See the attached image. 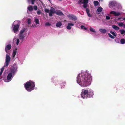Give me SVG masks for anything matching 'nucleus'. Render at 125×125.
I'll use <instances>...</instances> for the list:
<instances>
[{"label":"nucleus","instance_id":"nucleus-1","mask_svg":"<svg viewBox=\"0 0 125 125\" xmlns=\"http://www.w3.org/2000/svg\"><path fill=\"white\" fill-rule=\"evenodd\" d=\"M77 78V83L81 86L86 87L91 83L92 78L91 74L86 72L79 74Z\"/></svg>","mask_w":125,"mask_h":125},{"label":"nucleus","instance_id":"nucleus-2","mask_svg":"<svg viewBox=\"0 0 125 125\" xmlns=\"http://www.w3.org/2000/svg\"><path fill=\"white\" fill-rule=\"evenodd\" d=\"M35 86V82L31 80L26 82L24 85L26 90L28 92H31L34 90Z\"/></svg>","mask_w":125,"mask_h":125},{"label":"nucleus","instance_id":"nucleus-3","mask_svg":"<svg viewBox=\"0 0 125 125\" xmlns=\"http://www.w3.org/2000/svg\"><path fill=\"white\" fill-rule=\"evenodd\" d=\"M88 0H79L78 4L81 5L83 4V7L84 8H86L88 6Z\"/></svg>","mask_w":125,"mask_h":125},{"label":"nucleus","instance_id":"nucleus-4","mask_svg":"<svg viewBox=\"0 0 125 125\" xmlns=\"http://www.w3.org/2000/svg\"><path fill=\"white\" fill-rule=\"evenodd\" d=\"M88 90L83 89L81 93V96L83 98H87L88 95Z\"/></svg>","mask_w":125,"mask_h":125},{"label":"nucleus","instance_id":"nucleus-5","mask_svg":"<svg viewBox=\"0 0 125 125\" xmlns=\"http://www.w3.org/2000/svg\"><path fill=\"white\" fill-rule=\"evenodd\" d=\"M10 56L8 54H7L6 56L5 62V67H7L9 64L10 62Z\"/></svg>","mask_w":125,"mask_h":125},{"label":"nucleus","instance_id":"nucleus-6","mask_svg":"<svg viewBox=\"0 0 125 125\" xmlns=\"http://www.w3.org/2000/svg\"><path fill=\"white\" fill-rule=\"evenodd\" d=\"M17 67L16 66H12L10 68V71L12 74H14L17 71Z\"/></svg>","mask_w":125,"mask_h":125},{"label":"nucleus","instance_id":"nucleus-7","mask_svg":"<svg viewBox=\"0 0 125 125\" xmlns=\"http://www.w3.org/2000/svg\"><path fill=\"white\" fill-rule=\"evenodd\" d=\"M20 25L16 24L14 25L13 27V30L15 33H16L19 31Z\"/></svg>","mask_w":125,"mask_h":125},{"label":"nucleus","instance_id":"nucleus-8","mask_svg":"<svg viewBox=\"0 0 125 125\" xmlns=\"http://www.w3.org/2000/svg\"><path fill=\"white\" fill-rule=\"evenodd\" d=\"M49 12V16L50 17H52L53 16L52 14L54 13H55V9L52 7H51Z\"/></svg>","mask_w":125,"mask_h":125},{"label":"nucleus","instance_id":"nucleus-9","mask_svg":"<svg viewBox=\"0 0 125 125\" xmlns=\"http://www.w3.org/2000/svg\"><path fill=\"white\" fill-rule=\"evenodd\" d=\"M116 5L117 3L115 2L112 1L109 2V5L110 8H112L116 6Z\"/></svg>","mask_w":125,"mask_h":125},{"label":"nucleus","instance_id":"nucleus-10","mask_svg":"<svg viewBox=\"0 0 125 125\" xmlns=\"http://www.w3.org/2000/svg\"><path fill=\"white\" fill-rule=\"evenodd\" d=\"M68 16L70 19H72V20L76 21L77 20L76 17L73 15H69Z\"/></svg>","mask_w":125,"mask_h":125},{"label":"nucleus","instance_id":"nucleus-11","mask_svg":"<svg viewBox=\"0 0 125 125\" xmlns=\"http://www.w3.org/2000/svg\"><path fill=\"white\" fill-rule=\"evenodd\" d=\"M110 14H114V15L115 16H119L120 15V13L119 12H116L114 11H111L110 12Z\"/></svg>","mask_w":125,"mask_h":125},{"label":"nucleus","instance_id":"nucleus-12","mask_svg":"<svg viewBox=\"0 0 125 125\" xmlns=\"http://www.w3.org/2000/svg\"><path fill=\"white\" fill-rule=\"evenodd\" d=\"M55 13L59 16H62L64 15L63 13L60 10H59L55 11Z\"/></svg>","mask_w":125,"mask_h":125},{"label":"nucleus","instance_id":"nucleus-13","mask_svg":"<svg viewBox=\"0 0 125 125\" xmlns=\"http://www.w3.org/2000/svg\"><path fill=\"white\" fill-rule=\"evenodd\" d=\"M12 76V74L11 73H10L8 74L7 77V81H10L11 80Z\"/></svg>","mask_w":125,"mask_h":125},{"label":"nucleus","instance_id":"nucleus-14","mask_svg":"<svg viewBox=\"0 0 125 125\" xmlns=\"http://www.w3.org/2000/svg\"><path fill=\"white\" fill-rule=\"evenodd\" d=\"M11 48V46L10 44H9L7 45L6 47L5 48V51L7 52V50H10Z\"/></svg>","mask_w":125,"mask_h":125},{"label":"nucleus","instance_id":"nucleus-15","mask_svg":"<svg viewBox=\"0 0 125 125\" xmlns=\"http://www.w3.org/2000/svg\"><path fill=\"white\" fill-rule=\"evenodd\" d=\"M74 24L72 23H68L66 27V28L68 30H70L71 29V26H73Z\"/></svg>","mask_w":125,"mask_h":125},{"label":"nucleus","instance_id":"nucleus-16","mask_svg":"<svg viewBox=\"0 0 125 125\" xmlns=\"http://www.w3.org/2000/svg\"><path fill=\"white\" fill-rule=\"evenodd\" d=\"M93 95L94 94L92 92L90 91L89 90H88V97H91L93 96Z\"/></svg>","mask_w":125,"mask_h":125},{"label":"nucleus","instance_id":"nucleus-17","mask_svg":"<svg viewBox=\"0 0 125 125\" xmlns=\"http://www.w3.org/2000/svg\"><path fill=\"white\" fill-rule=\"evenodd\" d=\"M99 31L102 33H105L107 32V31L106 30L102 28L99 29Z\"/></svg>","mask_w":125,"mask_h":125},{"label":"nucleus","instance_id":"nucleus-18","mask_svg":"<svg viewBox=\"0 0 125 125\" xmlns=\"http://www.w3.org/2000/svg\"><path fill=\"white\" fill-rule=\"evenodd\" d=\"M112 27L113 29L116 30H118L119 29V28L115 25H113L112 26Z\"/></svg>","mask_w":125,"mask_h":125},{"label":"nucleus","instance_id":"nucleus-19","mask_svg":"<svg viewBox=\"0 0 125 125\" xmlns=\"http://www.w3.org/2000/svg\"><path fill=\"white\" fill-rule=\"evenodd\" d=\"M27 9L30 11H32L33 10L32 6L31 5L29 6L28 7Z\"/></svg>","mask_w":125,"mask_h":125},{"label":"nucleus","instance_id":"nucleus-20","mask_svg":"<svg viewBox=\"0 0 125 125\" xmlns=\"http://www.w3.org/2000/svg\"><path fill=\"white\" fill-rule=\"evenodd\" d=\"M25 36L23 34H19V39L21 40H23L25 37Z\"/></svg>","mask_w":125,"mask_h":125},{"label":"nucleus","instance_id":"nucleus-21","mask_svg":"<svg viewBox=\"0 0 125 125\" xmlns=\"http://www.w3.org/2000/svg\"><path fill=\"white\" fill-rule=\"evenodd\" d=\"M103 10V9L102 7H98L97 9V11L98 12H101Z\"/></svg>","mask_w":125,"mask_h":125},{"label":"nucleus","instance_id":"nucleus-22","mask_svg":"<svg viewBox=\"0 0 125 125\" xmlns=\"http://www.w3.org/2000/svg\"><path fill=\"white\" fill-rule=\"evenodd\" d=\"M62 25V23L61 22H57L56 25V26L57 27H59L61 26Z\"/></svg>","mask_w":125,"mask_h":125},{"label":"nucleus","instance_id":"nucleus-23","mask_svg":"<svg viewBox=\"0 0 125 125\" xmlns=\"http://www.w3.org/2000/svg\"><path fill=\"white\" fill-rule=\"evenodd\" d=\"M121 44H123L125 43V40L124 39H122L120 41Z\"/></svg>","mask_w":125,"mask_h":125},{"label":"nucleus","instance_id":"nucleus-24","mask_svg":"<svg viewBox=\"0 0 125 125\" xmlns=\"http://www.w3.org/2000/svg\"><path fill=\"white\" fill-rule=\"evenodd\" d=\"M34 21L36 24H39V20L38 19H35L34 20Z\"/></svg>","mask_w":125,"mask_h":125},{"label":"nucleus","instance_id":"nucleus-25","mask_svg":"<svg viewBox=\"0 0 125 125\" xmlns=\"http://www.w3.org/2000/svg\"><path fill=\"white\" fill-rule=\"evenodd\" d=\"M16 50H14L13 51V53L12 54V56L14 58L16 54Z\"/></svg>","mask_w":125,"mask_h":125},{"label":"nucleus","instance_id":"nucleus-26","mask_svg":"<svg viewBox=\"0 0 125 125\" xmlns=\"http://www.w3.org/2000/svg\"><path fill=\"white\" fill-rule=\"evenodd\" d=\"M25 29H24L22 30H21L20 31V34H23V33L25 32Z\"/></svg>","mask_w":125,"mask_h":125},{"label":"nucleus","instance_id":"nucleus-27","mask_svg":"<svg viewBox=\"0 0 125 125\" xmlns=\"http://www.w3.org/2000/svg\"><path fill=\"white\" fill-rule=\"evenodd\" d=\"M119 31L122 35H123L125 33V31L123 30H119Z\"/></svg>","mask_w":125,"mask_h":125},{"label":"nucleus","instance_id":"nucleus-28","mask_svg":"<svg viewBox=\"0 0 125 125\" xmlns=\"http://www.w3.org/2000/svg\"><path fill=\"white\" fill-rule=\"evenodd\" d=\"M110 33H111L113 35L115 36H116V33L115 32H113L112 31H110Z\"/></svg>","mask_w":125,"mask_h":125},{"label":"nucleus","instance_id":"nucleus-29","mask_svg":"<svg viewBox=\"0 0 125 125\" xmlns=\"http://www.w3.org/2000/svg\"><path fill=\"white\" fill-rule=\"evenodd\" d=\"M123 22H120L118 23V25L120 27H123Z\"/></svg>","mask_w":125,"mask_h":125},{"label":"nucleus","instance_id":"nucleus-30","mask_svg":"<svg viewBox=\"0 0 125 125\" xmlns=\"http://www.w3.org/2000/svg\"><path fill=\"white\" fill-rule=\"evenodd\" d=\"M5 67V66H4L1 69V70L0 72V76L1 74H2L4 70V68Z\"/></svg>","mask_w":125,"mask_h":125},{"label":"nucleus","instance_id":"nucleus-31","mask_svg":"<svg viewBox=\"0 0 125 125\" xmlns=\"http://www.w3.org/2000/svg\"><path fill=\"white\" fill-rule=\"evenodd\" d=\"M94 2L95 6H97L99 4V2L97 1H94Z\"/></svg>","mask_w":125,"mask_h":125},{"label":"nucleus","instance_id":"nucleus-32","mask_svg":"<svg viewBox=\"0 0 125 125\" xmlns=\"http://www.w3.org/2000/svg\"><path fill=\"white\" fill-rule=\"evenodd\" d=\"M31 20L30 18H28L27 21L28 24H30L31 22Z\"/></svg>","mask_w":125,"mask_h":125},{"label":"nucleus","instance_id":"nucleus-33","mask_svg":"<svg viewBox=\"0 0 125 125\" xmlns=\"http://www.w3.org/2000/svg\"><path fill=\"white\" fill-rule=\"evenodd\" d=\"M108 35H109V36L112 39H114L115 38V37L113 36L111 34H110L109 33H108Z\"/></svg>","mask_w":125,"mask_h":125},{"label":"nucleus","instance_id":"nucleus-34","mask_svg":"<svg viewBox=\"0 0 125 125\" xmlns=\"http://www.w3.org/2000/svg\"><path fill=\"white\" fill-rule=\"evenodd\" d=\"M81 28L82 29H84L85 30H87V28L85 27L83 25H81Z\"/></svg>","mask_w":125,"mask_h":125},{"label":"nucleus","instance_id":"nucleus-35","mask_svg":"<svg viewBox=\"0 0 125 125\" xmlns=\"http://www.w3.org/2000/svg\"><path fill=\"white\" fill-rule=\"evenodd\" d=\"M90 30L91 32H95V31L94 29L91 27L90 28Z\"/></svg>","mask_w":125,"mask_h":125},{"label":"nucleus","instance_id":"nucleus-36","mask_svg":"<svg viewBox=\"0 0 125 125\" xmlns=\"http://www.w3.org/2000/svg\"><path fill=\"white\" fill-rule=\"evenodd\" d=\"M45 11L46 13H49V12L50 10L49 9H45Z\"/></svg>","mask_w":125,"mask_h":125},{"label":"nucleus","instance_id":"nucleus-37","mask_svg":"<svg viewBox=\"0 0 125 125\" xmlns=\"http://www.w3.org/2000/svg\"><path fill=\"white\" fill-rule=\"evenodd\" d=\"M20 42L19 40V39H17V42H16V45H18L19 43Z\"/></svg>","mask_w":125,"mask_h":125},{"label":"nucleus","instance_id":"nucleus-38","mask_svg":"<svg viewBox=\"0 0 125 125\" xmlns=\"http://www.w3.org/2000/svg\"><path fill=\"white\" fill-rule=\"evenodd\" d=\"M37 14H38V15H40V14L41 13V11H40V10H38L37 11Z\"/></svg>","mask_w":125,"mask_h":125},{"label":"nucleus","instance_id":"nucleus-39","mask_svg":"<svg viewBox=\"0 0 125 125\" xmlns=\"http://www.w3.org/2000/svg\"><path fill=\"white\" fill-rule=\"evenodd\" d=\"M33 8L35 10H37V6H34L33 7Z\"/></svg>","mask_w":125,"mask_h":125},{"label":"nucleus","instance_id":"nucleus-40","mask_svg":"<svg viewBox=\"0 0 125 125\" xmlns=\"http://www.w3.org/2000/svg\"><path fill=\"white\" fill-rule=\"evenodd\" d=\"M51 24L49 23L48 22H47L45 24V26H50L51 25Z\"/></svg>","mask_w":125,"mask_h":125},{"label":"nucleus","instance_id":"nucleus-41","mask_svg":"<svg viewBox=\"0 0 125 125\" xmlns=\"http://www.w3.org/2000/svg\"><path fill=\"white\" fill-rule=\"evenodd\" d=\"M36 0H31V2L32 4L33 5L34 4V2Z\"/></svg>","mask_w":125,"mask_h":125},{"label":"nucleus","instance_id":"nucleus-42","mask_svg":"<svg viewBox=\"0 0 125 125\" xmlns=\"http://www.w3.org/2000/svg\"><path fill=\"white\" fill-rule=\"evenodd\" d=\"M86 12L87 13H88L89 12L90 10L88 8L86 9Z\"/></svg>","mask_w":125,"mask_h":125},{"label":"nucleus","instance_id":"nucleus-43","mask_svg":"<svg viewBox=\"0 0 125 125\" xmlns=\"http://www.w3.org/2000/svg\"><path fill=\"white\" fill-rule=\"evenodd\" d=\"M110 19V17L108 16H106V19L107 20H109Z\"/></svg>","mask_w":125,"mask_h":125},{"label":"nucleus","instance_id":"nucleus-44","mask_svg":"<svg viewBox=\"0 0 125 125\" xmlns=\"http://www.w3.org/2000/svg\"><path fill=\"white\" fill-rule=\"evenodd\" d=\"M87 15L89 17H92V15L90 14L89 13H87Z\"/></svg>","mask_w":125,"mask_h":125},{"label":"nucleus","instance_id":"nucleus-45","mask_svg":"<svg viewBox=\"0 0 125 125\" xmlns=\"http://www.w3.org/2000/svg\"><path fill=\"white\" fill-rule=\"evenodd\" d=\"M31 1V0H27V1L29 3H30Z\"/></svg>","mask_w":125,"mask_h":125},{"label":"nucleus","instance_id":"nucleus-46","mask_svg":"<svg viewBox=\"0 0 125 125\" xmlns=\"http://www.w3.org/2000/svg\"><path fill=\"white\" fill-rule=\"evenodd\" d=\"M124 28H125V24H123V26Z\"/></svg>","mask_w":125,"mask_h":125},{"label":"nucleus","instance_id":"nucleus-47","mask_svg":"<svg viewBox=\"0 0 125 125\" xmlns=\"http://www.w3.org/2000/svg\"><path fill=\"white\" fill-rule=\"evenodd\" d=\"M121 19V18H118V20H120V19Z\"/></svg>","mask_w":125,"mask_h":125},{"label":"nucleus","instance_id":"nucleus-48","mask_svg":"<svg viewBox=\"0 0 125 125\" xmlns=\"http://www.w3.org/2000/svg\"><path fill=\"white\" fill-rule=\"evenodd\" d=\"M123 20H125V18H123Z\"/></svg>","mask_w":125,"mask_h":125},{"label":"nucleus","instance_id":"nucleus-49","mask_svg":"<svg viewBox=\"0 0 125 125\" xmlns=\"http://www.w3.org/2000/svg\"><path fill=\"white\" fill-rule=\"evenodd\" d=\"M48 1H50V0H48Z\"/></svg>","mask_w":125,"mask_h":125},{"label":"nucleus","instance_id":"nucleus-50","mask_svg":"<svg viewBox=\"0 0 125 125\" xmlns=\"http://www.w3.org/2000/svg\"><path fill=\"white\" fill-rule=\"evenodd\" d=\"M112 19V18H111V19Z\"/></svg>","mask_w":125,"mask_h":125},{"label":"nucleus","instance_id":"nucleus-51","mask_svg":"<svg viewBox=\"0 0 125 125\" xmlns=\"http://www.w3.org/2000/svg\"><path fill=\"white\" fill-rule=\"evenodd\" d=\"M62 0H60V1H61Z\"/></svg>","mask_w":125,"mask_h":125},{"label":"nucleus","instance_id":"nucleus-52","mask_svg":"<svg viewBox=\"0 0 125 125\" xmlns=\"http://www.w3.org/2000/svg\"><path fill=\"white\" fill-rule=\"evenodd\" d=\"M124 31H125V30H124Z\"/></svg>","mask_w":125,"mask_h":125}]
</instances>
